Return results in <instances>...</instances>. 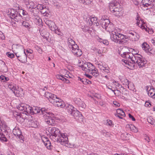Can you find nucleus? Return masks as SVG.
Listing matches in <instances>:
<instances>
[{
  "instance_id": "obj_1",
  "label": "nucleus",
  "mask_w": 155,
  "mask_h": 155,
  "mask_svg": "<svg viewBox=\"0 0 155 155\" xmlns=\"http://www.w3.org/2000/svg\"><path fill=\"white\" fill-rule=\"evenodd\" d=\"M126 48L125 47H120L118 49L117 53L122 58L126 60H122L123 64H125L128 66V68L131 70L135 68V64H137L140 68L144 66L147 62L143 57L137 53L134 54L130 52L125 51Z\"/></svg>"
},
{
  "instance_id": "obj_2",
  "label": "nucleus",
  "mask_w": 155,
  "mask_h": 155,
  "mask_svg": "<svg viewBox=\"0 0 155 155\" xmlns=\"http://www.w3.org/2000/svg\"><path fill=\"white\" fill-rule=\"evenodd\" d=\"M105 29L110 33V38L114 42L122 45L127 43V36L114 29V26L112 23L110 22Z\"/></svg>"
},
{
  "instance_id": "obj_3",
  "label": "nucleus",
  "mask_w": 155,
  "mask_h": 155,
  "mask_svg": "<svg viewBox=\"0 0 155 155\" xmlns=\"http://www.w3.org/2000/svg\"><path fill=\"white\" fill-rule=\"evenodd\" d=\"M49 102L55 106L60 108H63L64 107L67 109L68 105H70L69 104H65L64 102L61 99L58 98L56 95L52 93H49Z\"/></svg>"
},
{
  "instance_id": "obj_4",
  "label": "nucleus",
  "mask_w": 155,
  "mask_h": 155,
  "mask_svg": "<svg viewBox=\"0 0 155 155\" xmlns=\"http://www.w3.org/2000/svg\"><path fill=\"white\" fill-rule=\"evenodd\" d=\"M119 6V2H117V0L111 2L109 5L108 8L116 16H120L122 15L121 12L122 8H118Z\"/></svg>"
},
{
  "instance_id": "obj_5",
  "label": "nucleus",
  "mask_w": 155,
  "mask_h": 155,
  "mask_svg": "<svg viewBox=\"0 0 155 155\" xmlns=\"http://www.w3.org/2000/svg\"><path fill=\"white\" fill-rule=\"evenodd\" d=\"M54 141H56L60 143L61 144L64 146H67L70 148H72L74 147V144H71L68 143V135L66 133H60L57 138L54 140Z\"/></svg>"
},
{
  "instance_id": "obj_6",
  "label": "nucleus",
  "mask_w": 155,
  "mask_h": 155,
  "mask_svg": "<svg viewBox=\"0 0 155 155\" xmlns=\"http://www.w3.org/2000/svg\"><path fill=\"white\" fill-rule=\"evenodd\" d=\"M9 14L10 17L12 19H13L14 21L16 22H18L20 21L22 17L20 13H21L23 15H26L28 13L25 11L21 9L20 11V13H18L17 11H15L14 9L10 10Z\"/></svg>"
},
{
  "instance_id": "obj_7",
  "label": "nucleus",
  "mask_w": 155,
  "mask_h": 155,
  "mask_svg": "<svg viewBox=\"0 0 155 155\" xmlns=\"http://www.w3.org/2000/svg\"><path fill=\"white\" fill-rule=\"evenodd\" d=\"M33 108V110L32 111V114H37L39 113L41 111L45 119V122L47 123L48 122V113L47 112L48 110L47 109L44 108L40 109L38 107H34Z\"/></svg>"
},
{
  "instance_id": "obj_8",
  "label": "nucleus",
  "mask_w": 155,
  "mask_h": 155,
  "mask_svg": "<svg viewBox=\"0 0 155 155\" xmlns=\"http://www.w3.org/2000/svg\"><path fill=\"white\" fill-rule=\"evenodd\" d=\"M67 107V110L69 114L74 117L75 118L81 117L82 114L71 105H68Z\"/></svg>"
},
{
  "instance_id": "obj_9",
  "label": "nucleus",
  "mask_w": 155,
  "mask_h": 155,
  "mask_svg": "<svg viewBox=\"0 0 155 155\" xmlns=\"http://www.w3.org/2000/svg\"><path fill=\"white\" fill-rule=\"evenodd\" d=\"M49 136L53 141L57 138L60 133V130L54 127H49Z\"/></svg>"
},
{
  "instance_id": "obj_10",
  "label": "nucleus",
  "mask_w": 155,
  "mask_h": 155,
  "mask_svg": "<svg viewBox=\"0 0 155 155\" xmlns=\"http://www.w3.org/2000/svg\"><path fill=\"white\" fill-rule=\"evenodd\" d=\"M136 20L137 21L136 23L139 27H140L142 29L145 30V31H148V29L147 28L145 23L144 22L143 20L141 19L139 16H138V15L136 18Z\"/></svg>"
},
{
  "instance_id": "obj_11",
  "label": "nucleus",
  "mask_w": 155,
  "mask_h": 155,
  "mask_svg": "<svg viewBox=\"0 0 155 155\" xmlns=\"http://www.w3.org/2000/svg\"><path fill=\"white\" fill-rule=\"evenodd\" d=\"M82 66V70L88 73L90 72L91 71L94 69V66L90 62L84 63Z\"/></svg>"
},
{
  "instance_id": "obj_12",
  "label": "nucleus",
  "mask_w": 155,
  "mask_h": 155,
  "mask_svg": "<svg viewBox=\"0 0 155 155\" xmlns=\"http://www.w3.org/2000/svg\"><path fill=\"white\" fill-rule=\"evenodd\" d=\"M87 23L88 25L91 26L92 24H96V25L98 26L99 25V23L98 22L97 18L94 15H92L90 16L87 20Z\"/></svg>"
},
{
  "instance_id": "obj_13",
  "label": "nucleus",
  "mask_w": 155,
  "mask_h": 155,
  "mask_svg": "<svg viewBox=\"0 0 155 155\" xmlns=\"http://www.w3.org/2000/svg\"><path fill=\"white\" fill-rule=\"evenodd\" d=\"M12 132L15 136L17 137L20 140H22L23 139V136L21 134V130L18 127H15L13 129Z\"/></svg>"
},
{
  "instance_id": "obj_14",
  "label": "nucleus",
  "mask_w": 155,
  "mask_h": 155,
  "mask_svg": "<svg viewBox=\"0 0 155 155\" xmlns=\"http://www.w3.org/2000/svg\"><path fill=\"white\" fill-rule=\"evenodd\" d=\"M71 49L72 52L73 54L77 57H80L82 54L81 50L79 49V47L77 45H74V48L73 47Z\"/></svg>"
},
{
  "instance_id": "obj_15",
  "label": "nucleus",
  "mask_w": 155,
  "mask_h": 155,
  "mask_svg": "<svg viewBox=\"0 0 155 155\" xmlns=\"http://www.w3.org/2000/svg\"><path fill=\"white\" fill-rule=\"evenodd\" d=\"M141 47L143 50L144 51L148 54L150 55L151 54L150 52L151 51L150 47L147 42H143L141 45Z\"/></svg>"
},
{
  "instance_id": "obj_16",
  "label": "nucleus",
  "mask_w": 155,
  "mask_h": 155,
  "mask_svg": "<svg viewBox=\"0 0 155 155\" xmlns=\"http://www.w3.org/2000/svg\"><path fill=\"white\" fill-rule=\"evenodd\" d=\"M8 87L13 92L15 95H17V94H19V91L18 90L19 88L18 86L15 84H9L8 86Z\"/></svg>"
},
{
  "instance_id": "obj_17",
  "label": "nucleus",
  "mask_w": 155,
  "mask_h": 155,
  "mask_svg": "<svg viewBox=\"0 0 155 155\" xmlns=\"http://www.w3.org/2000/svg\"><path fill=\"white\" fill-rule=\"evenodd\" d=\"M96 64L101 70H103L107 73H110L109 68L107 66H104L102 62H97L96 63Z\"/></svg>"
},
{
  "instance_id": "obj_18",
  "label": "nucleus",
  "mask_w": 155,
  "mask_h": 155,
  "mask_svg": "<svg viewBox=\"0 0 155 155\" xmlns=\"http://www.w3.org/2000/svg\"><path fill=\"white\" fill-rule=\"evenodd\" d=\"M148 95L155 99V88L153 87H148L147 89Z\"/></svg>"
},
{
  "instance_id": "obj_19",
  "label": "nucleus",
  "mask_w": 155,
  "mask_h": 155,
  "mask_svg": "<svg viewBox=\"0 0 155 155\" xmlns=\"http://www.w3.org/2000/svg\"><path fill=\"white\" fill-rule=\"evenodd\" d=\"M100 22L102 27L105 29L110 23V21L109 19L107 18L104 19L103 18L101 19Z\"/></svg>"
},
{
  "instance_id": "obj_20",
  "label": "nucleus",
  "mask_w": 155,
  "mask_h": 155,
  "mask_svg": "<svg viewBox=\"0 0 155 155\" xmlns=\"http://www.w3.org/2000/svg\"><path fill=\"white\" fill-rule=\"evenodd\" d=\"M117 114H115V115L117 117L120 118L122 119V117L121 116L124 117L125 116V113L123 110L120 109H118L117 110Z\"/></svg>"
},
{
  "instance_id": "obj_21",
  "label": "nucleus",
  "mask_w": 155,
  "mask_h": 155,
  "mask_svg": "<svg viewBox=\"0 0 155 155\" xmlns=\"http://www.w3.org/2000/svg\"><path fill=\"white\" fill-rule=\"evenodd\" d=\"M68 44L69 48L71 49L74 48V45H77L75 44L74 41L70 38H68Z\"/></svg>"
},
{
  "instance_id": "obj_22",
  "label": "nucleus",
  "mask_w": 155,
  "mask_h": 155,
  "mask_svg": "<svg viewBox=\"0 0 155 155\" xmlns=\"http://www.w3.org/2000/svg\"><path fill=\"white\" fill-rule=\"evenodd\" d=\"M56 77L58 79L61 80L63 82L69 84L70 83V81L68 79L65 78L63 75H58Z\"/></svg>"
},
{
  "instance_id": "obj_23",
  "label": "nucleus",
  "mask_w": 155,
  "mask_h": 155,
  "mask_svg": "<svg viewBox=\"0 0 155 155\" xmlns=\"http://www.w3.org/2000/svg\"><path fill=\"white\" fill-rule=\"evenodd\" d=\"M12 46L17 49L18 51H23L24 53H25V49L23 46L18 44H15L13 45Z\"/></svg>"
},
{
  "instance_id": "obj_24",
  "label": "nucleus",
  "mask_w": 155,
  "mask_h": 155,
  "mask_svg": "<svg viewBox=\"0 0 155 155\" xmlns=\"http://www.w3.org/2000/svg\"><path fill=\"white\" fill-rule=\"evenodd\" d=\"M25 54L22 56H21L19 58H18V60L21 63H26L27 61V56L28 54L25 52Z\"/></svg>"
},
{
  "instance_id": "obj_25",
  "label": "nucleus",
  "mask_w": 155,
  "mask_h": 155,
  "mask_svg": "<svg viewBox=\"0 0 155 155\" xmlns=\"http://www.w3.org/2000/svg\"><path fill=\"white\" fill-rule=\"evenodd\" d=\"M37 9H40V10H41V13L43 14L45 16H47L48 15V12H47L45 8H44L41 5H39L37 6Z\"/></svg>"
},
{
  "instance_id": "obj_26",
  "label": "nucleus",
  "mask_w": 155,
  "mask_h": 155,
  "mask_svg": "<svg viewBox=\"0 0 155 155\" xmlns=\"http://www.w3.org/2000/svg\"><path fill=\"white\" fill-rule=\"evenodd\" d=\"M33 108L30 106L29 105H27L25 110L24 112L27 113V114L25 113V115H27L28 114H32Z\"/></svg>"
},
{
  "instance_id": "obj_27",
  "label": "nucleus",
  "mask_w": 155,
  "mask_h": 155,
  "mask_svg": "<svg viewBox=\"0 0 155 155\" xmlns=\"http://www.w3.org/2000/svg\"><path fill=\"white\" fill-rule=\"evenodd\" d=\"M151 2L152 1H150V0H142L141 2V3L143 4L144 7H146L150 6Z\"/></svg>"
},
{
  "instance_id": "obj_28",
  "label": "nucleus",
  "mask_w": 155,
  "mask_h": 155,
  "mask_svg": "<svg viewBox=\"0 0 155 155\" xmlns=\"http://www.w3.org/2000/svg\"><path fill=\"white\" fill-rule=\"evenodd\" d=\"M27 105V104H21L18 105L17 107V109L20 110L24 112Z\"/></svg>"
},
{
  "instance_id": "obj_29",
  "label": "nucleus",
  "mask_w": 155,
  "mask_h": 155,
  "mask_svg": "<svg viewBox=\"0 0 155 155\" xmlns=\"http://www.w3.org/2000/svg\"><path fill=\"white\" fill-rule=\"evenodd\" d=\"M120 81L123 84L125 85L127 87L129 88V83L130 82L127 79L125 78H122Z\"/></svg>"
},
{
  "instance_id": "obj_30",
  "label": "nucleus",
  "mask_w": 155,
  "mask_h": 155,
  "mask_svg": "<svg viewBox=\"0 0 155 155\" xmlns=\"http://www.w3.org/2000/svg\"><path fill=\"white\" fill-rule=\"evenodd\" d=\"M91 72V74L96 77H97L99 75V73L98 71L95 67L94 69H93Z\"/></svg>"
},
{
  "instance_id": "obj_31",
  "label": "nucleus",
  "mask_w": 155,
  "mask_h": 155,
  "mask_svg": "<svg viewBox=\"0 0 155 155\" xmlns=\"http://www.w3.org/2000/svg\"><path fill=\"white\" fill-rule=\"evenodd\" d=\"M25 115V114L23 113L19 114V115H17V119L18 120L20 119V121L23 122L26 118V117L25 116H24Z\"/></svg>"
},
{
  "instance_id": "obj_32",
  "label": "nucleus",
  "mask_w": 155,
  "mask_h": 155,
  "mask_svg": "<svg viewBox=\"0 0 155 155\" xmlns=\"http://www.w3.org/2000/svg\"><path fill=\"white\" fill-rule=\"evenodd\" d=\"M56 28L54 22L52 21H49V28L51 30V29H54Z\"/></svg>"
},
{
  "instance_id": "obj_33",
  "label": "nucleus",
  "mask_w": 155,
  "mask_h": 155,
  "mask_svg": "<svg viewBox=\"0 0 155 155\" xmlns=\"http://www.w3.org/2000/svg\"><path fill=\"white\" fill-rule=\"evenodd\" d=\"M51 118H53L56 120H59L61 119L58 117L57 116L55 117L54 114L49 112V119H50Z\"/></svg>"
},
{
  "instance_id": "obj_34",
  "label": "nucleus",
  "mask_w": 155,
  "mask_h": 155,
  "mask_svg": "<svg viewBox=\"0 0 155 155\" xmlns=\"http://www.w3.org/2000/svg\"><path fill=\"white\" fill-rule=\"evenodd\" d=\"M42 140L44 144L46 146V147L48 149V146H46L48 144V139L47 137H42Z\"/></svg>"
},
{
  "instance_id": "obj_35",
  "label": "nucleus",
  "mask_w": 155,
  "mask_h": 155,
  "mask_svg": "<svg viewBox=\"0 0 155 155\" xmlns=\"http://www.w3.org/2000/svg\"><path fill=\"white\" fill-rule=\"evenodd\" d=\"M35 21L37 25H42V20L39 17L36 16L35 18Z\"/></svg>"
},
{
  "instance_id": "obj_36",
  "label": "nucleus",
  "mask_w": 155,
  "mask_h": 155,
  "mask_svg": "<svg viewBox=\"0 0 155 155\" xmlns=\"http://www.w3.org/2000/svg\"><path fill=\"white\" fill-rule=\"evenodd\" d=\"M80 102H81L79 104V105H78L80 109L81 110L82 109H84L86 107L85 104L82 101H80Z\"/></svg>"
},
{
  "instance_id": "obj_37",
  "label": "nucleus",
  "mask_w": 155,
  "mask_h": 155,
  "mask_svg": "<svg viewBox=\"0 0 155 155\" xmlns=\"http://www.w3.org/2000/svg\"><path fill=\"white\" fill-rule=\"evenodd\" d=\"M1 64L2 66V68H3L2 69V72H6L7 71V69L6 66H5V62L3 61H1Z\"/></svg>"
},
{
  "instance_id": "obj_38",
  "label": "nucleus",
  "mask_w": 155,
  "mask_h": 155,
  "mask_svg": "<svg viewBox=\"0 0 155 155\" xmlns=\"http://www.w3.org/2000/svg\"><path fill=\"white\" fill-rule=\"evenodd\" d=\"M0 139L2 141L6 142L7 141V139L5 137V135L0 132Z\"/></svg>"
},
{
  "instance_id": "obj_39",
  "label": "nucleus",
  "mask_w": 155,
  "mask_h": 155,
  "mask_svg": "<svg viewBox=\"0 0 155 155\" xmlns=\"http://www.w3.org/2000/svg\"><path fill=\"white\" fill-rule=\"evenodd\" d=\"M130 130L132 132L135 133H137L138 131V130L136 127L134 125H131L130 127Z\"/></svg>"
},
{
  "instance_id": "obj_40",
  "label": "nucleus",
  "mask_w": 155,
  "mask_h": 155,
  "mask_svg": "<svg viewBox=\"0 0 155 155\" xmlns=\"http://www.w3.org/2000/svg\"><path fill=\"white\" fill-rule=\"evenodd\" d=\"M106 124L110 126V127H113L114 126V124L112 123V121L109 120H107Z\"/></svg>"
},
{
  "instance_id": "obj_41",
  "label": "nucleus",
  "mask_w": 155,
  "mask_h": 155,
  "mask_svg": "<svg viewBox=\"0 0 155 155\" xmlns=\"http://www.w3.org/2000/svg\"><path fill=\"white\" fill-rule=\"evenodd\" d=\"M128 34L129 35V37H132L135 36V35H136V33L134 31H130L128 32Z\"/></svg>"
},
{
  "instance_id": "obj_42",
  "label": "nucleus",
  "mask_w": 155,
  "mask_h": 155,
  "mask_svg": "<svg viewBox=\"0 0 155 155\" xmlns=\"http://www.w3.org/2000/svg\"><path fill=\"white\" fill-rule=\"evenodd\" d=\"M22 25L26 28H28L30 26L29 24L26 21H23Z\"/></svg>"
},
{
  "instance_id": "obj_43",
  "label": "nucleus",
  "mask_w": 155,
  "mask_h": 155,
  "mask_svg": "<svg viewBox=\"0 0 155 155\" xmlns=\"http://www.w3.org/2000/svg\"><path fill=\"white\" fill-rule=\"evenodd\" d=\"M29 124L30 125H31V127L34 128H36L37 127V125L36 123H35L33 121H31L30 123H29Z\"/></svg>"
},
{
  "instance_id": "obj_44",
  "label": "nucleus",
  "mask_w": 155,
  "mask_h": 155,
  "mask_svg": "<svg viewBox=\"0 0 155 155\" xmlns=\"http://www.w3.org/2000/svg\"><path fill=\"white\" fill-rule=\"evenodd\" d=\"M51 30L52 31H54L55 33L57 34L58 35H60V31L59 29H58L57 28H55L54 29H51Z\"/></svg>"
},
{
  "instance_id": "obj_45",
  "label": "nucleus",
  "mask_w": 155,
  "mask_h": 155,
  "mask_svg": "<svg viewBox=\"0 0 155 155\" xmlns=\"http://www.w3.org/2000/svg\"><path fill=\"white\" fill-rule=\"evenodd\" d=\"M6 54L8 57L10 58H12L14 57L15 55L14 54L10 52H7Z\"/></svg>"
},
{
  "instance_id": "obj_46",
  "label": "nucleus",
  "mask_w": 155,
  "mask_h": 155,
  "mask_svg": "<svg viewBox=\"0 0 155 155\" xmlns=\"http://www.w3.org/2000/svg\"><path fill=\"white\" fill-rule=\"evenodd\" d=\"M147 120L148 122L151 124L154 125H155V122L154 121L152 120L151 119V118H148L147 119Z\"/></svg>"
},
{
  "instance_id": "obj_47",
  "label": "nucleus",
  "mask_w": 155,
  "mask_h": 155,
  "mask_svg": "<svg viewBox=\"0 0 155 155\" xmlns=\"http://www.w3.org/2000/svg\"><path fill=\"white\" fill-rule=\"evenodd\" d=\"M54 119H55L53 118H51L50 119H49V125H51L52 126L54 124L55 122Z\"/></svg>"
},
{
  "instance_id": "obj_48",
  "label": "nucleus",
  "mask_w": 155,
  "mask_h": 155,
  "mask_svg": "<svg viewBox=\"0 0 155 155\" xmlns=\"http://www.w3.org/2000/svg\"><path fill=\"white\" fill-rule=\"evenodd\" d=\"M67 74H65L64 76L65 77H66L67 78H72V76L71 74H69V72H67Z\"/></svg>"
},
{
  "instance_id": "obj_49",
  "label": "nucleus",
  "mask_w": 155,
  "mask_h": 155,
  "mask_svg": "<svg viewBox=\"0 0 155 155\" xmlns=\"http://www.w3.org/2000/svg\"><path fill=\"white\" fill-rule=\"evenodd\" d=\"M78 66L81 67V68L82 70V65H83V61H80L79 60H78Z\"/></svg>"
},
{
  "instance_id": "obj_50",
  "label": "nucleus",
  "mask_w": 155,
  "mask_h": 155,
  "mask_svg": "<svg viewBox=\"0 0 155 155\" xmlns=\"http://www.w3.org/2000/svg\"><path fill=\"white\" fill-rule=\"evenodd\" d=\"M81 101V100L79 98L76 99L74 100L75 103L77 104L78 106L79 105V104L81 102L80 101Z\"/></svg>"
},
{
  "instance_id": "obj_51",
  "label": "nucleus",
  "mask_w": 155,
  "mask_h": 155,
  "mask_svg": "<svg viewBox=\"0 0 155 155\" xmlns=\"http://www.w3.org/2000/svg\"><path fill=\"white\" fill-rule=\"evenodd\" d=\"M6 80V77L3 75H1L0 76V81L2 82H5V80Z\"/></svg>"
},
{
  "instance_id": "obj_52",
  "label": "nucleus",
  "mask_w": 155,
  "mask_h": 155,
  "mask_svg": "<svg viewBox=\"0 0 155 155\" xmlns=\"http://www.w3.org/2000/svg\"><path fill=\"white\" fill-rule=\"evenodd\" d=\"M78 80L82 82L83 84H86V82H84L85 81V78H79Z\"/></svg>"
},
{
  "instance_id": "obj_53",
  "label": "nucleus",
  "mask_w": 155,
  "mask_h": 155,
  "mask_svg": "<svg viewBox=\"0 0 155 155\" xmlns=\"http://www.w3.org/2000/svg\"><path fill=\"white\" fill-rule=\"evenodd\" d=\"M151 8L155 9V1L152 2V1L151 4L150 5Z\"/></svg>"
},
{
  "instance_id": "obj_54",
  "label": "nucleus",
  "mask_w": 155,
  "mask_h": 155,
  "mask_svg": "<svg viewBox=\"0 0 155 155\" xmlns=\"http://www.w3.org/2000/svg\"><path fill=\"white\" fill-rule=\"evenodd\" d=\"M44 20L46 24L47 25H48V16H46L44 18Z\"/></svg>"
},
{
  "instance_id": "obj_55",
  "label": "nucleus",
  "mask_w": 155,
  "mask_h": 155,
  "mask_svg": "<svg viewBox=\"0 0 155 155\" xmlns=\"http://www.w3.org/2000/svg\"><path fill=\"white\" fill-rule=\"evenodd\" d=\"M113 104L115 106L117 107H119L120 105V104L116 101L113 102Z\"/></svg>"
},
{
  "instance_id": "obj_56",
  "label": "nucleus",
  "mask_w": 155,
  "mask_h": 155,
  "mask_svg": "<svg viewBox=\"0 0 155 155\" xmlns=\"http://www.w3.org/2000/svg\"><path fill=\"white\" fill-rule=\"evenodd\" d=\"M128 116L130 118L132 119L133 121H134L135 120V119L134 118V117L130 114H128Z\"/></svg>"
},
{
  "instance_id": "obj_57",
  "label": "nucleus",
  "mask_w": 155,
  "mask_h": 155,
  "mask_svg": "<svg viewBox=\"0 0 155 155\" xmlns=\"http://www.w3.org/2000/svg\"><path fill=\"white\" fill-rule=\"evenodd\" d=\"M151 105L150 103V102H146L145 104V106L146 107H150L151 106Z\"/></svg>"
},
{
  "instance_id": "obj_58",
  "label": "nucleus",
  "mask_w": 155,
  "mask_h": 155,
  "mask_svg": "<svg viewBox=\"0 0 155 155\" xmlns=\"http://www.w3.org/2000/svg\"><path fill=\"white\" fill-rule=\"evenodd\" d=\"M102 41L103 44L106 45H107L109 44L108 41L106 40H104Z\"/></svg>"
},
{
  "instance_id": "obj_59",
  "label": "nucleus",
  "mask_w": 155,
  "mask_h": 155,
  "mask_svg": "<svg viewBox=\"0 0 155 155\" xmlns=\"http://www.w3.org/2000/svg\"><path fill=\"white\" fill-rule=\"evenodd\" d=\"M54 5L58 9H59L61 6L58 3L55 4Z\"/></svg>"
},
{
  "instance_id": "obj_60",
  "label": "nucleus",
  "mask_w": 155,
  "mask_h": 155,
  "mask_svg": "<svg viewBox=\"0 0 155 155\" xmlns=\"http://www.w3.org/2000/svg\"><path fill=\"white\" fill-rule=\"evenodd\" d=\"M84 82H86V84H91V82L88 79H87L85 78V81Z\"/></svg>"
},
{
  "instance_id": "obj_61",
  "label": "nucleus",
  "mask_w": 155,
  "mask_h": 155,
  "mask_svg": "<svg viewBox=\"0 0 155 155\" xmlns=\"http://www.w3.org/2000/svg\"><path fill=\"white\" fill-rule=\"evenodd\" d=\"M110 134L108 132H107L104 135V136L105 137H110Z\"/></svg>"
},
{
  "instance_id": "obj_62",
  "label": "nucleus",
  "mask_w": 155,
  "mask_h": 155,
  "mask_svg": "<svg viewBox=\"0 0 155 155\" xmlns=\"http://www.w3.org/2000/svg\"><path fill=\"white\" fill-rule=\"evenodd\" d=\"M85 75L89 79H91L92 77V76L91 75H90L89 74H85Z\"/></svg>"
},
{
  "instance_id": "obj_63",
  "label": "nucleus",
  "mask_w": 155,
  "mask_h": 155,
  "mask_svg": "<svg viewBox=\"0 0 155 155\" xmlns=\"http://www.w3.org/2000/svg\"><path fill=\"white\" fill-rule=\"evenodd\" d=\"M49 65L50 66L52 67V66L54 67V64L53 62H50V63L49 64Z\"/></svg>"
},
{
  "instance_id": "obj_64",
  "label": "nucleus",
  "mask_w": 155,
  "mask_h": 155,
  "mask_svg": "<svg viewBox=\"0 0 155 155\" xmlns=\"http://www.w3.org/2000/svg\"><path fill=\"white\" fill-rule=\"evenodd\" d=\"M151 42L155 46V39H152L151 41Z\"/></svg>"
}]
</instances>
